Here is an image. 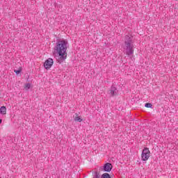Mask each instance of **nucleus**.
I'll list each match as a JSON object with an SVG mask.
<instances>
[{"mask_svg": "<svg viewBox=\"0 0 178 178\" xmlns=\"http://www.w3.org/2000/svg\"><path fill=\"white\" fill-rule=\"evenodd\" d=\"M69 42L66 40H58L56 43V46L54 47V54H58L60 56V59L58 60L59 63H62L63 60L67 58L66 55V51H67V45Z\"/></svg>", "mask_w": 178, "mask_h": 178, "instance_id": "nucleus-1", "label": "nucleus"}, {"mask_svg": "<svg viewBox=\"0 0 178 178\" xmlns=\"http://www.w3.org/2000/svg\"><path fill=\"white\" fill-rule=\"evenodd\" d=\"M123 49L125 51L126 55H128V56L134 54V40H133V36L131 35H125Z\"/></svg>", "mask_w": 178, "mask_h": 178, "instance_id": "nucleus-2", "label": "nucleus"}, {"mask_svg": "<svg viewBox=\"0 0 178 178\" xmlns=\"http://www.w3.org/2000/svg\"><path fill=\"white\" fill-rule=\"evenodd\" d=\"M142 161H148L149 156H151V152L148 147H145L142 152Z\"/></svg>", "mask_w": 178, "mask_h": 178, "instance_id": "nucleus-3", "label": "nucleus"}, {"mask_svg": "<svg viewBox=\"0 0 178 178\" xmlns=\"http://www.w3.org/2000/svg\"><path fill=\"white\" fill-rule=\"evenodd\" d=\"M113 165L111 163H106L103 167H100V170H104V172H106V173H109L112 170Z\"/></svg>", "mask_w": 178, "mask_h": 178, "instance_id": "nucleus-4", "label": "nucleus"}, {"mask_svg": "<svg viewBox=\"0 0 178 178\" xmlns=\"http://www.w3.org/2000/svg\"><path fill=\"white\" fill-rule=\"evenodd\" d=\"M52 65H54V60L52 58H48L44 63V67L47 70L51 69L52 67Z\"/></svg>", "mask_w": 178, "mask_h": 178, "instance_id": "nucleus-5", "label": "nucleus"}, {"mask_svg": "<svg viewBox=\"0 0 178 178\" xmlns=\"http://www.w3.org/2000/svg\"><path fill=\"white\" fill-rule=\"evenodd\" d=\"M108 94H110V97H115V95H118V90H110Z\"/></svg>", "mask_w": 178, "mask_h": 178, "instance_id": "nucleus-6", "label": "nucleus"}, {"mask_svg": "<svg viewBox=\"0 0 178 178\" xmlns=\"http://www.w3.org/2000/svg\"><path fill=\"white\" fill-rule=\"evenodd\" d=\"M74 120L75 122H83V119L80 116H79V114L77 113H75V117L74 118Z\"/></svg>", "mask_w": 178, "mask_h": 178, "instance_id": "nucleus-7", "label": "nucleus"}, {"mask_svg": "<svg viewBox=\"0 0 178 178\" xmlns=\"http://www.w3.org/2000/svg\"><path fill=\"white\" fill-rule=\"evenodd\" d=\"M93 178H101V175H99V171L96 170L92 172Z\"/></svg>", "mask_w": 178, "mask_h": 178, "instance_id": "nucleus-8", "label": "nucleus"}, {"mask_svg": "<svg viewBox=\"0 0 178 178\" xmlns=\"http://www.w3.org/2000/svg\"><path fill=\"white\" fill-rule=\"evenodd\" d=\"M0 113L1 115H6V106H1L0 108Z\"/></svg>", "mask_w": 178, "mask_h": 178, "instance_id": "nucleus-9", "label": "nucleus"}, {"mask_svg": "<svg viewBox=\"0 0 178 178\" xmlns=\"http://www.w3.org/2000/svg\"><path fill=\"white\" fill-rule=\"evenodd\" d=\"M101 178H112V177H111V175H109V173L105 172L101 175Z\"/></svg>", "mask_w": 178, "mask_h": 178, "instance_id": "nucleus-10", "label": "nucleus"}, {"mask_svg": "<svg viewBox=\"0 0 178 178\" xmlns=\"http://www.w3.org/2000/svg\"><path fill=\"white\" fill-rule=\"evenodd\" d=\"M22 70H23V69L22 68V67H19L18 70H14V72L15 74L19 75L20 74V73H22Z\"/></svg>", "mask_w": 178, "mask_h": 178, "instance_id": "nucleus-11", "label": "nucleus"}, {"mask_svg": "<svg viewBox=\"0 0 178 178\" xmlns=\"http://www.w3.org/2000/svg\"><path fill=\"white\" fill-rule=\"evenodd\" d=\"M24 88H25V90H30V88H31V84H30V83L25 84Z\"/></svg>", "mask_w": 178, "mask_h": 178, "instance_id": "nucleus-12", "label": "nucleus"}, {"mask_svg": "<svg viewBox=\"0 0 178 178\" xmlns=\"http://www.w3.org/2000/svg\"><path fill=\"white\" fill-rule=\"evenodd\" d=\"M145 106V108H152V104L151 103H146Z\"/></svg>", "mask_w": 178, "mask_h": 178, "instance_id": "nucleus-13", "label": "nucleus"}, {"mask_svg": "<svg viewBox=\"0 0 178 178\" xmlns=\"http://www.w3.org/2000/svg\"><path fill=\"white\" fill-rule=\"evenodd\" d=\"M2 123V119H0V124Z\"/></svg>", "mask_w": 178, "mask_h": 178, "instance_id": "nucleus-14", "label": "nucleus"}]
</instances>
